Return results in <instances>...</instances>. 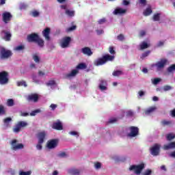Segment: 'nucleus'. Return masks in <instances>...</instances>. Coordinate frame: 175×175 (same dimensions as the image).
<instances>
[{"instance_id": "1", "label": "nucleus", "mask_w": 175, "mask_h": 175, "mask_svg": "<svg viewBox=\"0 0 175 175\" xmlns=\"http://www.w3.org/2000/svg\"><path fill=\"white\" fill-rule=\"evenodd\" d=\"M27 39L29 43H37L39 47H44V40L39 36L38 33H32L28 35Z\"/></svg>"}, {"instance_id": "2", "label": "nucleus", "mask_w": 175, "mask_h": 175, "mask_svg": "<svg viewBox=\"0 0 175 175\" xmlns=\"http://www.w3.org/2000/svg\"><path fill=\"white\" fill-rule=\"evenodd\" d=\"M114 58H116L114 55H111L109 53L105 54L103 55L102 57L97 59L94 62V65H96V66H100L102 65H105V64H106L107 62H111L114 61Z\"/></svg>"}, {"instance_id": "3", "label": "nucleus", "mask_w": 175, "mask_h": 175, "mask_svg": "<svg viewBox=\"0 0 175 175\" xmlns=\"http://www.w3.org/2000/svg\"><path fill=\"white\" fill-rule=\"evenodd\" d=\"M37 137L38 139V142L36 145L37 150H42L43 148V146L42 144L44 143V139H46V132L42 131L37 134Z\"/></svg>"}, {"instance_id": "4", "label": "nucleus", "mask_w": 175, "mask_h": 175, "mask_svg": "<svg viewBox=\"0 0 175 175\" xmlns=\"http://www.w3.org/2000/svg\"><path fill=\"white\" fill-rule=\"evenodd\" d=\"M13 55V53L10 50L5 49V47L0 48V59H8Z\"/></svg>"}, {"instance_id": "5", "label": "nucleus", "mask_w": 175, "mask_h": 175, "mask_svg": "<svg viewBox=\"0 0 175 175\" xmlns=\"http://www.w3.org/2000/svg\"><path fill=\"white\" fill-rule=\"evenodd\" d=\"M9 83V72L8 71L0 72V85H6Z\"/></svg>"}, {"instance_id": "6", "label": "nucleus", "mask_w": 175, "mask_h": 175, "mask_svg": "<svg viewBox=\"0 0 175 175\" xmlns=\"http://www.w3.org/2000/svg\"><path fill=\"white\" fill-rule=\"evenodd\" d=\"M143 169H144V163H142L139 165H133L129 167V170H134V173L137 175H139L142 173Z\"/></svg>"}, {"instance_id": "7", "label": "nucleus", "mask_w": 175, "mask_h": 175, "mask_svg": "<svg viewBox=\"0 0 175 175\" xmlns=\"http://www.w3.org/2000/svg\"><path fill=\"white\" fill-rule=\"evenodd\" d=\"M151 155L153 157H158L161 152V144H154L152 147L150 148Z\"/></svg>"}, {"instance_id": "8", "label": "nucleus", "mask_w": 175, "mask_h": 175, "mask_svg": "<svg viewBox=\"0 0 175 175\" xmlns=\"http://www.w3.org/2000/svg\"><path fill=\"white\" fill-rule=\"evenodd\" d=\"M18 141L17 139H12L10 142L12 150H14V151H17V150H23L24 148V145L23 144H18Z\"/></svg>"}, {"instance_id": "9", "label": "nucleus", "mask_w": 175, "mask_h": 175, "mask_svg": "<svg viewBox=\"0 0 175 175\" xmlns=\"http://www.w3.org/2000/svg\"><path fill=\"white\" fill-rule=\"evenodd\" d=\"M12 18H13L12 13L9 12H4L2 14V20L4 22V24H8V23H10V21H12Z\"/></svg>"}, {"instance_id": "10", "label": "nucleus", "mask_w": 175, "mask_h": 175, "mask_svg": "<svg viewBox=\"0 0 175 175\" xmlns=\"http://www.w3.org/2000/svg\"><path fill=\"white\" fill-rule=\"evenodd\" d=\"M70 42H72V38L69 36L64 37L62 42H60V46L62 49H67L69 47V44H70Z\"/></svg>"}, {"instance_id": "11", "label": "nucleus", "mask_w": 175, "mask_h": 175, "mask_svg": "<svg viewBox=\"0 0 175 175\" xmlns=\"http://www.w3.org/2000/svg\"><path fill=\"white\" fill-rule=\"evenodd\" d=\"M130 133L128 134L129 137H136L139 135V128L131 126L129 127Z\"/></svg>"}, {"instance_id": "12", "label": "nucleus", "mask_w": 175, "mask_h": 175, "mask_svg": "<svg viewBox=\"0 0 175 175\" xmlns=\"http://www.w3.org/2000/svg\"><path fill=\"white\" fill-rule=\"evenodd\" d=\"M166 64H167V59H161V60L157 62L155 64H154V66L157 68V70H159V69H163L165 66H166Z\"/></svg>"}, {"instance_id": "13", "label": "nucleus", "mask_w": 175, "mask_h": 175, "mask_svg": "<svg viewBox=\"0 0 175 175\" xmlns=\"http://www.w3.org/2000/svg\"><path fill=\"white\" fill-rule=\"evenodd\" d=\"M57 146H58V139H51L46 144V147L49 150L55 148Z\"/></svg>"}, {"instance_id": "14", "label": "nucleus", "mask_w": 175, "mask_h": 175, "mask_svg": "<svg viewBox=\"0 0 175 175\" xmlns=\"http://www.w3.org/2000/svg\"><path fill=\"white\" fill-rule=\"evenodd\" d=\"M51 32V29H50V27H46L42 31V36H44V38H45V40L47 41L50 40Z\"/></svg>"}, {"instance_id": "15", "label": "nucleus", "mask_w": 175, "mask_h": 175, "mask_svg": "<svg viewBox=\"0 0 175 175\" xmlns=\"http://www.w3.org/2000/svg\"><path fill=\"white\" fill-rule=\"evenodd\" d=\"M52 128L56 131H62V129H64V126H62V122H61V121L57 120V122H53Z\"/></svg>"}, {"instance_id": "16", "label": "nucleus", "mask_w": 175, "mask_h": 175, "mask_svg": "<svg viewBox=\"0 0 175 175\" xmlns=\"http://www.w3.org/2000/svg\"><path fill=\"white\" fill-rule=\"evenodd\" d=\"M27 100H28V102L36 103L39 100V96L37 94H31L27 96Z\"/></svg>"}, {"instance_id": "17", "label": "nucleus", "mask_w": 175, "mask_h": 175, "mask_svg": "<svg viewBox=\"0 0 175 175\" xmlns=\"http://www.w3.org/2000/svg\"><path fill=\"white\" fill-rule=\"evenodd\" d=\"M81 53H83L84 55H88V57H91L94 53L91 51V48L88 46H85L81 49Z\"/></svg>"}, {"instance_id": "18", "label": "nucleus", "mask_w": 175, "mask_h": 175, "mask_svg": "<svg viewBox=\"0 0 175 175\" xmlns=\"http://www.w3.org/2000/svg\"><path fill=\"white\" fill-rule=\"evenodd\" d=\"M1 33H4L3 39L5 40V42H10L12 39V33H10V31L3 30L1 31Z\"/></svg>"}, {"instance_id": "19", "label": "nucleus", "mask_w": 175, "mask_h": 175, "mask_svg": "<svg viewBox=\"0 0 175 175\" xmlns=\"http://www.w3.org/2000/svg\"><path fill=\"white\" fill-rule=\"evenodd\" d=\"M77 73H79V70L74 69L70 73L64 75V79H72V77H75Z\"/></svg>"}, {"instance_id": "20", "label": "nucleus", "mask_w": 175, "mask_h": 175, "mask_svg": "<svg viewBox=\"0 0 175 175\" xmlns=\"http://www.w3.org/2000/svg\"><path fill=\"white\" fill-rule=\"evenodd\" d=\"M106 85H107V81H106L105 80L101 79L100 81L99 89L101 91H106V90H107V87H106Z\"/></svg>"}, {"instance_id": "21", "label": "nucleus", "mask_w": 175, "mask_h": 175, "mask_svg": "<svg viewBox=\"0 0 175 175\" xmlns=\"http://www.w3.org/2000/svg\"><path fill=\"white\" fill-rule=\"evenodd\" d=\"M163 148V150H165L175 148V142H170L168 144H165Z\"/></svg>"}, {"instance_id": "22", "label": "nucleus", "mask_w": 175, "mask_h": 175, "mask_svg": "<svg viewBox=\"0 0 175 175\" xmlns=\"http://www.w3.org/2000/svg\"><path fill=\"white\" fill-rule=\"evenodd\" d=\"M125 13H126V10H124L122 8H116L113 14L117 15V14H125Z\"/></svg>"}, {"instance_id": "23", "label": "nucleus", "mask_w": 175, "mask_h": 175, "mask_svg": "<svg viewBox=\"0 0 175 175\" xmlns=\"http://www.w3.org/2000/svg\"><path fill=\"white\" fill-rule=\"evenodd\" d=\"M68 173L71 175H79L80 174V170L72 168L68 171Z\"/></svg>"}, {"instance_id": "24", "label": "nucleus", "mask_w": 175, "mask_h": 175, "mask_svg": "<svg viewBox=\"0 0 175 175\" xmlns=\"http://www.w3.org/2000/svg\"><path fill=\"white\" fill-rule=\"evenodd\" d=\"M152 13V9H151V7L147 8L143 12L144 16L147 17L148 16H150Z\"/></svg>"}, {"instance_id": "25", "label": "nucleus", "mask_w": 175, "mask_h": 175, "mask_svg": "<svg viewBox=\"0 0 175 175\" xmlns=\"http://www.w3.org/2000/svg\"><path fill=\"white\" fill-rule=\"evenodd\" d=\"M166 139L167 142H172V140L175 139V134L173 133H170L166 135Z\"/></svg>"}, {"instance_id": "26", "label": "nucleus", "mask_w": 175, "mask_h": 175, "mask_svg": "<svg viewBox=\"0 0 175 175\" xmlns=\"http://www.w3.org/2000/svg\"><path fill=\"white\" fill-rule=\"evenodd\" d=\"M139 47H140V50H146V49H148V47H150V44H148L146 42H142L140 44Z\"/></svg>"}, {"instance_id": "27", "label": "nucleus", "mask_w": 175, "mask_h": 175, "mask_svg": "<svg viewBox=\"0 0 175 175\" xmlns=\"http://www.w3.org/2000/svg\"><path fill=\"white\" fill-rule=\"evenodd\" d=\"M168 73H173L175 72V64H172L167 68Z\"/></svg>"}, {"instance_id": "28", "label": "nucleus", "mask_w": 175, "mask_h": 175, "mask_svg": "<svg viewBox=\"0 0 175 175\" xmlns=\"http://www.w3.org/2000/svg\"><path fill=\"white\" fill-rule=\"evenodd\" d=\"M65 13L67 16H68V17L75 16V11H73V10H66Z\"/></svg>"}, {"instance_id": "29", "label": "nucleus", "mask_w": 175, "mask_h": 175, "mask_svg": "<svg viewBox=\"0 0 175 175\" xmlns=\"http://www.w3.org/2000/svg\"><path fill=\"white\" fill-rule=\"evenodd\" d=\"M17 124L19 126V127L21 129L25 128V126H28V123H27V122H24V121H20L17 123Z\"/></svg>"}, {"instance_id": "30", "label": "nucleus", "mask_w": 175, "mask_h": 175, "mask_svg": "<svg viewBox=\"0 0 175 175\" xmlns=\"http://www.w3.org/2000/svg\"><path fill=\"white\" fill-rule=\"evenodd\" d=\"M172 122L170 120H163L161 121V125H163V126L172 125Z\"/></svg>"}, {"instance_id": "31", "label": "nucleus", "mask_w": 175, "mask_h": 175, "mask_svg": "<svg viewBox=\"0 0 175 175\" xmlns=\"http://www.w3.org/2000/svg\"><path fill=\"white\" fill-rule=\"evenodd\" d=\"M12 121V118L8 117L3 120V124L4 125H6V126H9V124H10Z\"/></svg>"}, {"instance_id": "32", "label": "nucleus", "mask_w": 175, "mask_h": 175, "mask_svg": "<svg viewBox=\"0 0 175 175\" xmlns=\"http://www.w3.org/2000/svg\"><path fill=\"white\" fill-rule=\"evenodd\" d=\"M77 69H87V65L84 63L79 64L77 66Z\"/></svg>"}, {"instance_id": "33", "label": "nucleus", "mask_w": 175, "mask_h": 175, "mask_svg": "<svg viewBox=\"0 0 175 175\" xmlns=\"http://www.w3.org/2000/svg\"><path fill=\"white\" fill-rule=\"evenodd\" d=\"M152 18H153V21H159L161 18V14L159 13L154 14Z\"/></svg>"}, {"instance_id": "34", "label": "nucleus", "mask_w": 175, "mask_h": 175, "mask_svg": "<svg viewBox=\"0 0 175 175\" xmlns=\"http://www.w3.org/2000/svg\"><path fill=\"white\" fill-rule=\"evenodd\" d=\"M113 76H114L115 77H117L118 76H121V75H123V72L121 70H116V71H113V73H112Z\"/></svg>"}, {"instance_id": "35", "label": "nucleus", "mask_w": 175, "mask_h": 175, "mask_svg": "<svg viewBox=\"0 0 175 175\" xmlns=\"http://www.w3.org/2000/svg\"><path fill=\"white\" fill-rule=\"evenodd\" d=\"M7 105L9 107L14 106V100L10 98L7 100Z\"/></svg>"}, {"instance_id": "36", "label": "nucleus", "mask_w": 175, "mask_h": 175, "mask_svg": "<svg viewBox=\"0 0 175 175\" xmlns=\"http://www.w3.org/2000/svg\"><path fill=\"white\" fill-rule=\"evenodd\" d=\"M25 46L24 45H19V46H17L14 50H16V51H22L23 50H25Z\"/></svg>"}, {"instance_id": "37", "label": "nucleus", "mask_w": 175, "mask_h": 175, "mask_svg": "<svg viewBox=\"0 0 175 175\" xmlns=\"http://www.w3.org/2000/svg\"><path fill=\"white\" fill-rule=\"evenodd\" d=\"M40 13L38 12L37 10H33L31 12V15L32 17H39Z\"/></svg>"}, {"instance_id": "38", "label": "nucleus", "mask_w": 175, "mask_h": 175, "mask_svg": "<svg viewBox=\"0 0 175 175\" xmlns=\"http://www.w3.org/2000/svg\"><path fill=\"white\" fill-rule=\"evenodd\" d=\"M33 59L36 64H39V62H40V58L39 57V56H38V55H33Z\"/></svg>"}, {"instance_id": "39", "label": "nucleus", "mask_w": 175, "mask_h": 175, "mask_svg": "<svg viewBox=\"0 0 175 175\" xmlns=\"http://www.w3.org/2000/svg\"><path fill=\"white\" fill-rule=\"evenodd\" d=\"M154 110H155V107H150L145 111V114H150V113H152V111H154Z\"/></svg>"}, {"instance_id": "40", "label": "nucleus", "mask_w": 175, "mask_h": 175, "mask_svg": "<svg viewBox=\"0 0 175 175\" xmlns=\"http://www.w3.org/2000/svg\"><path fill=\"white\" fill-rule=\"evenodd\" d=\"M20 131H21V129L18 124H16L15 127L13 129V132H14V133H18Z\"/></svg>"}, {"instance_id": "41", "label": "nucleus", "mask_w": 175, "mask_h": 175, "mask_svg": "<svg viewBox=\"0 0 175 175\" xmlns=\"http://www.w3.org/2000/svg\"><path fill=\"white\" fill-rule=\"evenodd\" d=\"M23 85H24L25 87H27V82H25V81H21L17 82L18 87H21Z\"/></svg>"}, {"instance_id": "42", "label": "nucleus", "mask_w": 175, "mask_h": 175, "mask_svg": "<svg viewBox=\"0 0 175 175\" xmlns=\"http://www.w3.org/2000/svg\"><path fill=\"white\" fill-rule=\"evenodd\" d=\"M57 157L59 158H66L67 154H66V152H60L57 154Z\"/></svg>"}, {"instance_id": "43", "label": "nucleus", "mask_w": 175, "mask_h": 175, "mask_svg": "<svg viewBox=\"0 0 175 175\" xmlns=\"http://www.w3.org/2000/svg\"><path fill=\"white\" fill-rule=\"evenodd\" d=\"M151 53L150 51H147L145 53H142L141 58H146V57H148L150 55V53Z\"/></svg>"}, {"instance_id": "44", "label": "nucleus", "mask_w": 175, "mask_h": 175, "mask_svg": "<svg viewBox=\"0 0 175 175\" xmlns=\"http://www.w3.org/2000/svg\"><path fill=\"white\" fill-rule=\"evenodd\" d=\"M38 113H40V109H36V110L31 111L30 113V116H31V117H33V116H36V114H38Z\"/></svg>"}, {"instance_id": "45", "label": "nucleus", "mask_w": 175, "mask_h": 175, "mask_svg": "<svg viewBox=\"0 0 175 175\" xmlns=\"http://www.w3.org/2000/svg\"><path fill=\"white\" fill-rule=\"evenodd\" d=\"M118 121V119L117 118H112L109 119V124H114V122H117Z\"/></svg>"}, {"instance_id": "46", "label": "nucleus", "mask_w": 175, "mask_h": 175, "mask_svg": "<svg viewBox=\"0 0 175 175\" xmlns=\"http://www.w3.org/2000/svg\"><path fill=\"white\" fill-rule=\"evenodd\" d=\"M5 113V107H3V105H0V115H3Z\"/></svg>"}, {"instance_id": "47", "label": "nucleus", "mask_w": 175, "mask_h": 175, "mask_svg": "<svg viewBox=\"0 0 175 175\" xmlns=\"http://www.w3.org/2000/svg\"><path fill=\"white\" fill-rule=\"evenodd\" d=\"M109 52L110 53V54H112L113 55H114V54H116V51L114 50V47L109 46Z\"/></svg>"}, {"instance_id": "48", "label": "nucleus", "mask_w": 175, "mask_h": 175, "mask_svg": "<svg viewBox=\"0 0 175 175\" xmlns=\"http://www.w3.org/2000/svg\"><path fill=\"white\" fill-rule=\"evenodd\" d=\"M76 28H77V27L76 25H72L70 27H68L67 29V32H71V31H75V29H76Z\"/></svg>"}, {"instance_id": "49", "label": "nucleus", "mask_w": 175, "mask_h": 175, "mask_svg": "<svg viewBox=\"0 0 175 175\" xmlns=\"http://www.w3.org/2000/svg\"><path fill=\"white\" fill-rule=\"evenodd\" d=\"M172 90V86L166 85L163 86V91H170Z\"/></svg>"}, {"instance_id": "50", "label": "nucleus", "mask_w": 175, "mask_h": 175, "mask_svg": "<svg viewBox=\"0 0 175 175\" xmlns=\"http://www.w3.org/2000/svg\"><path fill=\"white\" fill-rule=\"evenodd\" d=\"M118 40H120V42H122L125 39V37H124L123 34H120L117 36Z\"/></svg>"}, {"instance_id": "51", "label": "nucleus", "mask_w": 175, "mask_h": 175, "mask_svg": "<svg viewBox=\"0 0 175 175\" xmlns=\"http://www.w3.org/2000/svg\"><path fill=\"white\" fill-rule=\"evenodd\" d=\"M161 81V79L159 78H155L153 81H152V83L154 84V85H157V84H158V83H159Z\"/></svg>"}, {"instance_id": "52", "label": "nucleus", "mask_w": 175, "mask_h": 175, "mask_svg": "<svg viewBox=\"0 0 175 175\" xmlns=\"http://www.w3.org/2000/svg\"><path fill=\"white\" fill-rule=\"evenodd\" d=\"M94 166L96 169H100V167H102V164L99 162H96L94 163Z\"/></svg>"}, {"instance_id": "53", "label": "nucleus", "mask_w": 175, "mask_h": 175, "mask_svg": "<svg viewBox=\"0 0 175 175\" xmlns=\"http://www.w3.org/2000/svg\"><path fill=\"white\" fill-rule=\"evenodd\" d=\"M27 4L22 3L20 5L21 10H25V9H27Z\"/></svg>"}, {"instance_id": "54", "label": "nucleus", "mask_w": 175, "mask_h": 175, "mask_svg": "<svg viewBox=\"0 0 175 175\" xmlns=\"http://www.w3.org/2000/svg\"><path fill=\"white\" fill-rule=\"evenodd\" d=\"M19 175H31V171L27 172H21Z\"/></svg>"}, {"instance_id": "55", "label": "nucleus", "mask_w": 175, "mask_h": 175, "mask_svg": "<svg viewBox=\"0 0 175 175\" xmlns=\"http://www.w3.org/2000/svg\"><path fill=\"white\" fill-rule=\"evenodd\" d=\"M46 85H55V81L51 80L46 83Z\"/></svg>"}, {"instance_id": "56", "label": "nucleus", "mask_w": 175, "mask_h": 175, "mask_svg": "<svg viewBox=\"0 0 175 175\" xmlns=\"http://www.w3.org/2000/svg\"><path fill=\"white\" fill-rule=\"evenodd\" d=\"M127 117H133V111L129 110L126 112Z\"/></svg>"}, {"instance_id": "57", "label": "nucleus", "mask_w": 175, "mask_h": 175, "mask_svg": "<svg viewBox=\"0 0 175 175\" xmlns=\"http://www.w3.org/2000/svg\"><path fill=\"white\" fill-rule=\"evenodd\" d=\"M70 135H72V136H77V137H79V133L77 131H70Z\"/></svg>"}, {"instance_id": "58", "label": "nucleus", "mask_w": 175, "mask_h": 175, "mask_svg": "<svg viewBox=\"0 0 175 175\" xmlns=\"http://www.w3.org/2000/svg\"><path fill=\"white\" fill-rule=\"evenodd\" d=\"M50 107H51V110L54 111V110H55L56 107H58V105H57L56 104H51L50 105Z\"/></svg>"}, {"instance_id": "59", "label": "nucleus", "mask_w": 175, "mask_h": 175, "mask_svg": "<svg viewBox=\"0 0 175 175\" xmlns=\"http://www.w3.org/2000/svg\"><path fill=\"white\" fill-rule=\"evenodd\" d=\"M152 171L151 170H147L144 173V175H151Z\"/></svg>"}, {"instance_id": "60", "label": "nucleus", "mask_w": 175, "mask_h": 175, "mask_svg": "<svg viewBox=\"0 0 175 175\" xmlns=\"http://www.w3.org/2000/svg\"><path fill=\"white\" fill-rule=\"evenodd\" d=\"M21 117H27V116H29V113L28 112H21Z\"/></svg>"}, {"instance_id": "61", "label": "nucleus", "mask_w": 175, "mask_h": 175, "mask_svg": "<svg viewBox=\"0 0 175 175\" xmlns=\"http://www.w3.org/2000/svg\"><path fill=\"white\" fill-rule=\"evenodd\" d=\"M146 35V31H144V30H142L140 32H139V36H144Z\"/></svg>"}, {"instance_id": "62", "label": "nucleus", "mask_w": 175, "mask_h": 175, "mask_svg": "<svg viewBox=\"0 0 175 175\" xmlns=\"http://www.w3.org/2000/svg\"><path fill=\"white\" fill-rule=\"evenodd\" d=\"M103 23H106L105 18H102L98 21V24H103Z\"/></svg>"}, {"instance_id": "63", "label": "nucleus", "mask_w": 175, "mask_h": 175, "mask_svg": "<svg viewBox=\"0 0 175 175\" xmlns=\"http://www.w3.org/2000/svg\"><path fill=\"white\" fill-rule=\"evenodd\" d=\"M130 2L128 1L127 0H123V5H124V6H128V5H129Z\"/></svg>"}, {"instance_id": "64", "label": "nucleus", "mask_w": 175, "mask_h": 175, "mask_svg": "<svg viewBox=\"0 0 175 175\" xmlns=\"http://www.w3.org/2000/svg\"><path fill=\"white\" fill-rule=\"evenodd\" d=\"M164 44H165V42H163L162 41H159V43L157 44V47H161V46H163Z\"/></svg>"}]
</instances>
